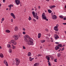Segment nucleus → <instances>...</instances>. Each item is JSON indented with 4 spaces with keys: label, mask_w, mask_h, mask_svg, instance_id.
Returning a JSON list of instances; mask_svg holds the SVG:
<instances>
[{
    "label": "nucleus",
    "mask_w": 66,
    "mask_h": 66,
    "mask_svg": "<svg viewBox=\"0 0 66 66\" xmlns=\"http://www.w3.org/2000/svg\"><path fill=\"white\" fill-rule=\"evenodd\" d=\"M25 38H28L29 39V43L27 44L28 45H33L34 44L33 43V40L32 39L30 38L29 37V36L28 35H26L25 36Z\"/></svg>",
    "instance_id": "1"
},
{
    "label": "nucleus",
    "mask_w": 66,
    "mask_h": 66,
    "mask_svg": "<svg viewBox=\"0 0 66 66\" xmlns=\"http://www.w3.org/2000/svg\"><path fill=\"white\" fill-rule=\"evenodd\" d=\"M15 61L16 62L15 64L16 66H18L20 62V60L18 58H16L15 59Z\"/></svg>",
    "instance_id": "2"
},
{
    "label": "nucleus",
    "mask_w": 66,
    "mask_h": 66,
    "mask_svg": "<svg viewBox=\"0 0 66 66\" xmlns=\"http://www.w3.org/2000/svg\"><path fill=\"white\" fill-rule=\"evenodd\" d=\"M13 37L14 38V40H15V39H16V40L18 39V36L17 35H14V36H13Z\"/></svg>",
    "instance_id": "3"
},
{
    "label": "nucleus",
    "mask_w": 66,
    "mask_h": 66,
    "mask_svg": "<svg viewBox=\"0 0 66 66\" xmlns=\"http://www.w3.org/2000/svg\"><path fill=\"white\" fill-rule=\"evenodd\" d=\"M42 18H43V19H45L46 18H47V17L46 16V15H45V13H43L42 14Z\"/></svg>",
    "instance_id": "4"
},
{
    "label": "nucleus",
    "mask_w": 66,
    "mask_h": 66,
    "mask_svg": "<svg viewBox=\"0 0 66 66\" xmlns=\"http://www.w3.org/2000/svg\"><path fill=\"white\" fill-rule=\"evenodd\" d=\"M20 1L19 0H15V2L16 3V4L18 5H19L20 4Z\"/></svg>",
    "instance_id": "5"
},
{
    "label": "nucleus",
    "mask_w": 66,
    "mask_h": 66,
    "mask_svg": "<svg viewBox=\"0 0 66 66\" xmlns=\"http://www.w3.org/2000/svg\"><path fill=\"white\" fill-rule=\"evenodd\" d=\"M54 35L55 38V39H57V38H60L58 36V35L56 34H55Z\"/></svg>",
    "instance_id": "6"
},
{
    "label": "nucleus",
    "mask_w": 66,
    "mask_h": 66,
    "mask_svg": "<svg viewBox=\"0 0 66 66\" xmlns=\"http://www.w3.org/2000/svg\"><path fill=\"white\" fill-rule=\"evenodd\" d=\"M35 18H36V19H38V17L37 16V13H36L34 16H33Z\"/></svg>",
    "instance_id": "7"
},
{
    "label": "nucleus",
    "mask_w": 66,
    "mask_h": 66,
    "mask_svg": "<svg viewBox=\"0 0 66 66\" xmlns=\"http://www.w3.org/2000/svg\"><path fill=\"white\" fill-rule=\"evenodd\" d=\"M46 59L47 60H48V62L49 63H50V61H50V57H49V56L48 55L46 56Z\"/></svg>",
    "instance_id": "8"
},
{
    "label": "nucleus",
    "mask_w": 66,
    "mask_h": 66,
    "mask_svg": "<svg viewBox=\"0 0 66 66\" xmlns=\"http://www.w3.org/2000/svg\"><path fill=\"white\" fill-rule=\"evenodd\" d=\"M52 19H56V18H57V16H56V15H53V16H52Z\"/></svg>",
    "instance_id": "9"
},
{
    "label": "nucleus",
    "mask_w": 66,
    "mask_h": 66,
    "mask_svg": "<svg viewBox=\"0 0 66 66\" xmlns=\"http://www.w3.org/2000/svg\"><path fill=\"white\" fill-rule=\"evenodd\" d=\"M49 7L51 9H53L54 7H55V6L54 5H51Z\"/></svg>",
    "instance_id": "10"
},
{
    "label": "nucleus",
    "mask_w": 66,
    "mask_h": 66,
    "mask_svg": "<svg viewBox=\"0 0 66 66\" xmlns=\"http://www.w3.org/2000/svg\"><path fill=\"white\" fill-rule=\"evenodd\" d=\"M60 49V48L58 46H56L55 47V49L56 50H58V49Z\"/></svg>",
    "instance_id": "11"
},
{
    "label": "nucleus",
    "mask_w": 66,
    "mask_h": 66,
    "mask_svg": "<svg viewBox=\"0 0 66 66\" xmlns=\"http://www.w3.org/2000/svg\"><path fill=\"white\" fill-rule=\"evenodd\" d=\"M24 40L25 42H28V44H29V40H28V39L26 38H25Z\"/></svg>",
    "instance_id": "12"
},
{
    "label": "nucleus",
    "mask_w": 66,
    "mask_h": 66,
    "mask_svg": "<svg viewBox=\"0 0 66 66\" xmlns=\"http://www.w3.org/2000/svg\"><path fill=\"white\" fill-rule=\"evenodd\" d=\"M18 29V27H17V26H16L14 28V30L15 31H17Z\"/></svg>",
    "instance_id": "13"
},
{
    "label": "nucleus",
    "mask_w": 66,
    "mask_h": 66,
    "mask_svg": "<svg viewBox=\"0 0 66 66\" xmlns=\"http://www.w3.org/2000/svg\"><path fill=\"white\" fill-rule=\"evenodd\" d=\"M0 56L1 58H3L4 57V56L2 53H1L0 54Z\"/></svg>",
    "instance_id": "14"
},
{
    "label": "nucleus",
    "mask_w": 66,
    "mask_h": 66,
    "mask_svg": "<svg viewBox=\"0 0 66 66\" xmlns=\"http://www.w3.org/2000/svg\"><path fill=\"white\" fill-rule=\"evenodd\" d=\"M41 35H41V34L40 33L38 34V38H40L41 37Z\"/></svg>",
    "instance_id": "15"
},
{
    "label": "nucleus",
    "mask_w": 66,
    "mask_h": 66,
    "mask_svg": "<svg viewBox=\"0 0 66 66\" xmlns=\"http://www.w3.org/2000/svg\"><path fill=\"white\" fill-rule=\"evenodd\" d=\"M57 46L58 47H62V45L61 44H59L57 45Z\"/></svg>",
    "instance_id": "16"
},
{
    "label": "nucleus",
    "mask_w": 66,
    "mask_h": 66,
    "mask_svg": "<svg viewBox=\"0 0 66 66\" xmlns=\"http://www.w3.org/2000/svg\"><path fill=\"white\" fill-rule=\"evenodd\" d=\"M28 56H31V53L30 52H29L28 54Z\"/></svg>",
    "instance_id": "17"
},
{
    "label": "nucleus",
    "mask_w": 66,
    "mask_h": 66,
    "mask_svg": "<svg viewBox=\"0 0 66 66\" xmlns=\"http://www.w3.org/2000/svg\"><path fill=\"white\" fill-rule=\"evenodd\" d=\"M39 65V63H35L34 65V66H37Z\"/></svg>",
    "instance_id": "18"
},
{
    "label": "nucleus",
    "mask_w": 66,
    "mask_h": 66,
    "mask_svg": "<svg viewBox=\"0 0 66 66\" xmlns=\"http://www.w3.org/2000/svg\"><path fill=\"white\" fill-rule=\"evenodd\" d=\"M5 31L6 33H10V31L9 30H6Z\"/></svg>",
    "instance_id": "19"
},
{
    "label": "nucleus",
    "mask_w": 66,
    "mask_h": 66,
    "mask_svg": "<svg viewBox=\"0 0 66 66\" xmlns=\"http://www.w3.org/2000/svg\"><path fill=\"white\" fill-rule=\"evenodd\" d=\"M48 12L49 13H51V12H52V11H51V10H50V9H49L48 10Z\"/></svg>",
    "instance_id": "20"
},
{
    "label": "nucleus",
    "mask_w": 66,
    "mask_h": 66,
    "mask_svg": "<svg viewBox=\"0 0 66 66\" xmlns=\"http://www.w3.org/2000/svg\"><path fill=\"white\" fill-rule=\"evenodd\" d=\"M9 52L10 53H12V50L11 49H10L9 50Z\"/></svg>",
    "instance_id": "21"
},
{
    "label": "nucleus",
    "mask_w": 66,
    "mask_h": 66,
    "mask_svg": "<svg viewBox=\"0 0 66 66\" xmlns=\"http://www.w3.org/2000/svg\"><path fill=\"white\" fill-rule=\"evenodd\" d=\"M45 40H43L41 41V43H45Z\"/></svg>",
    "instance_id": "22"
},
{
    "label": "nucleus",
    "mask_w": 66,
    "mask_h": 66,
    "mask_svg": "<svg viewBox=\"0 0 66 66\" xmlns=\"http://www.w3.org/2000/svg\"><path fill=\"white\" fill-rule=\"evenodd\" d=\"M15 41V40H11V43H14V42Z\"/></svg>",
    "instance_id": "23"
},
{
    "label": "nucleus",
    "mask_w": 66,
    "mask_h": 66,
    "mask_svg": "<svg viewBox=\"0 0 66 66\" xmlns=\"http://www.w3.org/2000/svg\"><path fill=\"white\" fill-rule=\"evenodd\" d=\"M7 48H10L11 47V45L10 44H7Z\"/></svg>",
    "instance_id": "24"
},
{
    "label": "nucleus",
    "mask_w": 66,
    "mask_h": 66,
    "mask_svg": "<svg viewBox=\"0 0 66 66\" xmlns=\"http://www.w3.org/2000/svg\"><path fill=\"white\" fill-rule=\"evenodd\" d=\"M57 57H60V56H61V54L60 53H58L57 55Z\"/></svg>",
    "instance_id": "25"
},
{
    "label": "nucleus",
    "mask_w": 66,
    "mask_h": 66,
    "mask_svg": "<svg viewBox=\"0 0 66 66\" xmlns=\"http://www.w3.org/2000/svg\"><path fill=\"white\" fill-rule=\"evenodd\" d=\"M13 44L14 45H17V43L15 41V42L13 43Z\"/></svg>",
    "instance_id": "26"
},
{
    "label": "nucleus",
    "mask_w": 66,
    "mask_h": 66,
    "mask_svg": "<svg viewBox=\"0 0 66 66\" xmlns=\"http://www.w3.org/2000/svg\"><path fill=\"white\" fill-rule=\"evenodd\" d=\"M35 12L34 11H33L32 12V14L33 15V16H34L35 15Z\"/></svg>",
    "instance_id": "27"
},
{
    "label": "nucleus",
    "mask_w": 66,
    "mask_h": 66,
    "mask_svg": "<svg viewBox=\"0 0 66 66\" xmlns=\"http://www.w3.org/2000/svg\"><path fill=\"white\" fill-rule=\"evenodd\" d=\"M6 62H7V61L5 60H4V63L5 64V63H6Z\"/></svg>",
    "instance_id": "28"
},
{
    "label": "nucleus",
    "mask_w": 66,
    "mask_h": 66,
    "mask_svg": "<svg viewBox=\"0 0 66 66\" xmlns=\"http://www.w3.org/2000/svg\"><path fill=\"white\" fill-rule=\"evenodd\" d=\"M54 30H55L56 31H59V29L58 28L55 29H54Z\"/></svg>",
    "instance_id": "29"
},
{
    "label": "nucleus",
    "mask_w": 66,
    "mask_h": 66,
    "mask_svg": "<svg viewBox=\"0 0 66 66\" xmlns=\"http://www.w3.org/2000/svg\"><path fill=\"white\" fill-rule=\"evenodd\" d=\"M11 16H13L14 15V14L13 13H11Z\"/></svg>",
    "instance_id": "30"
},
{
    "label": "nucleus",
    "mask_w": 66,
    "mask_h": 66,
    "mask_svg": "<svg viewBox=\"0 0 66 66\" xmlns=\"http://www.w3.org/2000/svg\"><path fill=\"white\" fill-rule=\"evenodd\" d=\"M12 17H13L14 19H15V18H16V17H15V15H13Z\"/></svg>",
    "instance_id": "31"
},
{
    "label": "nucleus",
    "mask_w": 66,
    "mask_h": 66,
    "mask_svg": "<svg viewBox=\"0 0 66 66\" xmlns=\"http://www.w3.org/2000/svg\"><path fill=\"white\" fill-rule=\"evenodd\" d=\"M12 48L13 49H16V47L13 46L12 47Z\"/></svg>",
    "instance_id": "32"
},
{
    "label": "nucleus",
    "mask_w": 66,
    "mask_h": 66,
    "mask_svg": "<svg viewBox=\"0 0 66 66\" xmlns=\"http://www.w3.org/2000/svg\"><path fill=\"white\" fill-rule=\"evenodd\" d=\"M23 49H26V48L24 47V46H23Z\"/></svg>",
    "instance_id": "33"
},
{
    "label": "nucleus",
    "mask_w": 66,
    "mask_h": 66,
    "mask_svg": "<svg viewBox=\"0 0 66 66\" xmlns=\"http://www.w3.org/2000/svg\"><path fill=\"white\" fill-rule=\"evenodd\" d=\"M31 17L30 16H29V20H31Z\"/></svg>",
    "instance_id": "34"
},
{
    "label": "nucleus",
    "mask_w": 66,
    "mask_h": 66,
    "mask_svg": "<svg viewBox=\"0 0 66 66\" xmlns=\"http://www.w3.org/2000/svg\"><path fill=\"white\" fill-rule=\"evenodd\" d=\"M6 63L5 65H6V66H9L8 65V63H7V62H6Z\"/></svg>",
    "instance_id": "35"
},
{
    "label": "nucleus",
    "mask_w": 66,
    "mask_h": 66,
    "mask_svg": "<svg viewBox=\"0 0 66 66\" xmlns=\"http://www.w3.org/2000/svg\"><path fill=\"white\" fill-rule=\"evenodd\" d=\"M59 17L60 18H61L62 19H63V17L61 15L59 16Z\"/></svg>",
    "instance_id": "36"
},
{
    "label": "nucleus",
    "mask_w": 66,
    "mask_h": 66,
    "mask_svg": "<svg viewBox=\"0 0 66 66\" xmlns=\"http://www.w3.org/2000/svg\"><path fill=\"white\" fill-rule=\"evenodd\" d=\"M64 50V48L63 47L62 48L61 50V51H63V50Z\"/></svg>",
    "instance_id": "37"
},
{
    "label": "nucleus",
    "mask_w": 66,
    "mask_h": 66,
    "mask_svg": "<svg viewBox=\"0 0 66 66\" xmlns=\"http://www.w3.org/2000/svg\"><path fill=\"white\" fill-rule=\"evenodd\" d=\"M48 65L49 66H51V64L50 63H50H48Z\"/></svg>",
    "instance_id": "38"
},
{
    "label": "nucleus",
    "mask_w": 66,
    "mask_h": 66,
    "mask_svg": "<svg viewBox=\"0 0 66 66\" xmlns=\"http://www.w3.org/2000/svg\"><path fill=\"white\" fill-rule=\"evenodd\" d=\"M4 18H2V21H4Z\"/></svg>",
    "instance_id": "39"
},
{
    "label": "nucleus",
    "mask_w": 66,
    "mask_h": 66,
    "mask_svg": "<svg viewBox=\"0 0 66 66\" xmlns=\"http://www.w3.org/2000/svg\"><path fill=\"white\" fill-rule=\"evenodd\" d=\"M22 33L23 34H26V32L25 31H23L22 32Z\"/></svg>",
    "instance_id": "40"
},
{
    "label": "nucleus",
    "mask_w": 66,
    "mask_h": 66,
    "mask_svg": "<svg viewBox=\"0 0 66 66\" xmlns=\"http://www.w3.org/2000/svg\"><path fill=\"white\" fill-rule=\"evenodd\" d=\"M41 54H39L37 55V56L38 57H39V56H41Z\"/></svg>",
    "instance_id": "41"
},
{
    "label": "nucleus",
    "mask_w": 66,
    "mask_h": 66,
    "mask_svg": "<svg viewBox=\"0 0 66 66\" xmlns=\"http://www.w3.org/2000/svg\"><path fill=\"white\" fill-rule=\"evenodd\" d=\"M45 30L46 31V32H48V29H46Z\"/></svg>",
    "instance_id": "42"
},
{
    "label": "nucleus",
    "mask_w": 66,
    "mask_h": 66,
    "mask_svg": "<svg viewBox=\"0 0 66 66\" xmlns=\"http://www.w3.org/2000/svg\"><path fill=\"white\" fill-rule=\"evenodd\" d=\"M58 27H57L56 26H55L54 27V29H58Z\"/></svg>",
    "instance_id": "43"
},
{
    "label": "nucleus",
    "mask_w": 66,
    "mask_h": 66,
    "mask_svg": "<svg viewBox=\"0 0 66 66\" xmlns=\"http://www.w3.org/2000/svg\"><path fill=\"white\" fill-rule=\"evenodd\" d=\"M44 19L46 20V21H48V19H47V18H46L45 19Z\"/></svg>",
    "instance_id": "44"
},
{
    "label": "nucleus",
    "mask_w": 66,
    "mask_h": 66,
    "mask_svg": "<svg viewBox=\"0 0 66 66\" xmlns=\"http://www.w3.org/2000/svg\"><path fill=\"white\" fill-rule=\"evenodd\" d=\"M63 19L64 20H66V18H63Z\"/></svg>",
    "instance_id": "45"
},
{
    "label": "nucleus",
    "mask_w": 66,
    "mask_h": 66,
    "mask_svg": "<svg viewBox=\"0 0 66 66\" xmlns=\"http://www.w3.org/2000/svg\"><path fill=\"white\" fill-rule=\"evenodd\" d=\"M55 43L56 44H59V42H55Z\"/></svg>",
    "instance_id": "46"
},
{
    "label": "nucleus",
    "mask_w": 66,
    "mask_h": 66,
    "mask_svg": "<svg viewBox=\"0 0 66 66\" xmlns=\"http://www.w3.org/2000/svg\"><path fill=\"white\" fill-rule=\"evenodd\" d=\"M33 20L34 21H35V22H36V20L35 19H33Z\"/></svg>",
    "instance_id": "47"
},
{
    "label": "nucleus",
    "mask_w": 66,
    "mask_h": 66,
    "mask_svg": "<svg viewBox=\"0 0 66 66\" xmlns=\"http://www.w3.org/2000/svg\"><path fill=\"white\" fill-rule=\"evenodd\" d=\"M11 5H9V7L10 8L12 7H11Z\"/></svg>",
    "instance_id": "48"
},
{
    "label": "nucleus",
    "mask_w": 66,
    "mask_h": 66,
    "mask_svg": "<svg viewBox=\"0 0 66 66\" xmlns=\"http://www.w3.org/2000/svg\"><path fill=\"white\" fill-rule=\"evenodd\" d=\"M29 61H32V58L29 59Z\"/></svg>",
    "instance_id": "49"
},
{
    "label": "nucleus",
    "mask_w": 66,
    "mask_h": 66,
    "mask_svg": "<svg viewBox=\"0 0 66 66\" xmlns=\"http://www.w3.org/2000/svg\"><path fill=\"white\" fill-rule=\"evenodd\" d=\"M54 62H57V61H56V60L55 59L54 60Z\"/></svg>",
    "instance_id": "50"
},
{
    "label": "nucleus",
    "mask_w": 66,
    "mask_h": 66,
    "mask_svg": "<svg viewBox=\"0 0 66 66\" xmlns=\"http://www.w3.org/2000/svg\"><path fill=\"white\" fill-rule=\"evenodd\" d=\"M48 35V36L50 37V34H47V35Z\"/></svg>",
    "instance_id": "51"
},
{
    "label": "nucleus",
    "mask_w": 66,
    "mask_h": 66,
    "mask_svg": "<svg viewBox=\"0 0 66 66\" xmlns=\"http://www.w3.org/2000/svg\"><path fill=\"white\" fill-rule=\"evenodd\" d=\"M23 31H25V30H26V29H25V28H23Z\"/></svg>",
    "instance_id": "52"
},
{
    "label": "nucleus",
    "mask_w": 66,
    "mask_h": 66,
    "mask_svg": "<svg viewBox=\"0 0 66 66\" xmlns=\"http://www.w3.org/2000/svg\"><path fill=\"white\" fill-rule=\"evenodd\" d=\"M11 9H12V7L9 8V11H10V10H11Z\"/></svg>",
    "instance_id": "53"
},
{
    "label": "nucleus",
    "mask_w": 66,
    "mask_h": 66,
    "mask_svg": "<svg viewBox=\"0 0 66 66\" xmlns=\"http://www.w3.org/2000/svg\"><path fill=\"white\" fill-rule=\"evenodd\" d=\"M63 24L64 25H66V23H63Z\"/></svg>",
    "instance_id": "54"
},
{
    "label": "nucleus",
    "mask_w": 66,
    "mask_h": 66,
    "mask_svg": "<svg viewBox=\"0 0 66 66\" xmlns=\"http://www.w3.org/2000/svg\"><path fill=\"white\" fill-rule=\"evenodd\" d=\"M51 42H53V39L51 40Z\"/></svg>",
    "instance_id": "55"
},
{
    "label": "nucleus",
    "mask_w": 66,
    "mask_h": 66,
    "mask_svg": "<svg viewBox=\"0 0 66 66\" xmlns=\"http://www.w3.org/2000/svg\"><path fill=\"white\" fill-rule=\"evenodd\" d=\"M38 8L39 9H40V6H38Z\"/></svg>",
    "instance_id": "56"
},
{
    "label": "nucleus",
    "mask_w": 66,
    "mask_h": 66,
    "mask_svg": "<svg viewBox=\"0 0 66 66\" xmlns=\"http://www.w3.org/2000/svg\"><path fill=\"white\" fill-rule=\"evenodd\" d=\"M65 46V45H63L62 46V47H64Z\"/></svg>",
    "instance_id": "57"
},
{
    "label": "nucleus",
    "mask_w": 66,
    "mask_h": 66,
    "mask_svg": "<svg viewBox=\"0 0 66 66\" xmlns=\"http://www.w3.org/2000/svg\"><path fill=\"white\" fill-rule=\"evenodd\" d=\"M59 49H60V50H58V51L59 52H60V51H61V48H59Z\"/></svg>",
    "instance_id": "58"
},
{
    "label": "nucleus",
    "mask_w": 66,
    "mask_h": 66,
    "mask_svg": "<svg viewBox=\"0 0 66 66\" xmlns=\"http://www.w3.org/2000/svg\"><path fill=\"white\" fill-rule=\"evenodd\" d=\"M5 0H3V2L4 3L5 2Z\"/></svg>",
    "instance_id": "59"
},
{
    "label": "nucleus",
    "mask_w": 66,
    "mask_h": 66,
    "mask_svg": "<svg viewBox=\"0 0 66 66\" xmlns=\"http://www.w3.org/2000/svg\"><path fill=\"white\" fill-rule=\"evenodd\" d=\"M13 19H11V22H13Z\"/></svg>",
    "instance_id": "60"
},
{
    "label": "nucleus",
    "mask_w": 66,
    "mask_h": 66,
    "mask_svg": "<svg viewBox=\"0 0 66 66\" xmlns=\"http://www.w3.org/2000/svg\"><path fill=\"white\" fill-rule=\"evenodd\" d=\"M56 27H59V24H57L56 25Z\"/></svg>",
    "instance_id": "61"
},
{
    "label": "nucleus",
    "mask_w": 66,
    "mask_h": 66,
    "mask_svg": "<svg viewBox=\"0 0 66 66\" xmlns=\"http://www.w3.org/2000/svg\"><path fill=\"white\" fill-rule=\"evenodd\" d=\"M9 44H11L12 43H11V42H9Z\"/></svg>",
    "instance_id": "62"
},
{
    "label": "nucleus",
    "mask_w": 66,
    "mask_h": 66,
    "mask_svg": "<svg viewBox=\"0 0 66 66\" xmlns=\"http://www.w3.org/2000/svg\"><path fill=\"white\" fill-rule=\"evenodd\" d=\"M11 6H12V7H13V5L12 4H11Z\"/></svg>",
    "instance_id": "63"
},
{
    "label": "nucleus",
    "mask_w": 66,
    "mask_h": 66,
    "mask_svg": "<svg viewBox=\"0 0 66 66\" xmlns=\"http://www.w3.org/2000/svg\"><path fill=\"white\" fill-rule=\"evenodd\" d=\"M43 48V47L42 46H40V49H42Z\"/></svg>",
    "instance_id": "64"
}]
</instances>
